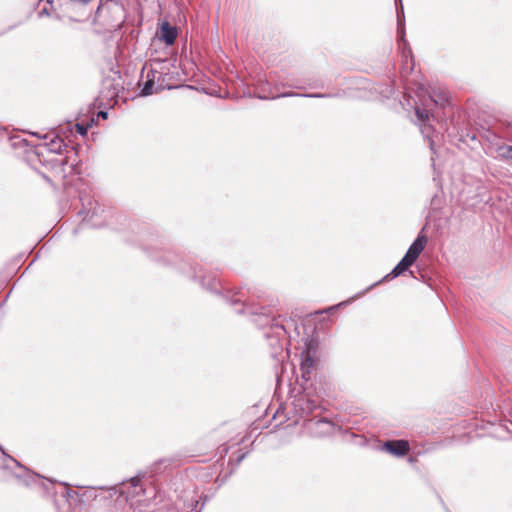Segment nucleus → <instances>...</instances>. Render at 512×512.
I'll return each mask as SVG.
<instances>
[{"instance_id":"f257e3e1","label":"nucleus","mask_w":512,"mask_h":512,"mask_svg":"<svg viewBox=\"0 0 512 512\" xmlns=\"http://www.w3.org/2000/svg\"><path fill=\"white\" fill-rule=\"evenodd\" d=\"M231 305L241 304L240 309H236L239 314L248 313L252 317V321L259 327H269L270 332L265 333L267 339H271V345L282 348L280 341L287 334L283 324L276 320V315L272 309L275 306L272 300L269 305H265V300H261L259 295L250 294L249 290L242 288L237 290H229L224 296Z\"/></svg>"},{"instance_id":"f03ea898","label":"nucleus","mask_w":512,"mask_h":512,"mask_svg":"<svg viewBox=\"0 0 512 512\" xmlns=\"http://www.w3.org/2000/svg\"><path fill=\"white\" fill-rule=\"evenodd\" d=\"M146 475L145 472H140L136 476L131 477L128 480H123L117 485L108 487H102L108 493L105 498H112L115 495L123 497L126 502L130 503V506L134 505L143 506L155 497L156 491L154 487H144L141 480Z\"/></svg>"},{"instance_id":"7ed1b4c3","label":"nucleus","mask_w":512,"mask_h":512,"mask_svg":"<svg viewBox=\"0 0 512 512\" xmlns=\"http://www.w3.org/2000/svg\"><path fill=\"white\" fill-rule=\"evenodd\" d=\"M96 18L109 28H120L124 22V6L117 1L100 0Z\"/></svg>"},{"instance_id":"20e7f679","label":"nucleus","mask_w":512,"mask_h":512,"mask_svg":"<svg viewBox=\"0 0 512 512\" xmlns=\"http://www.w3.org/2000/svg\"><path fill=\"white\" fill-rule=\"evenodd\" d=\"M179 269L182 272L187 273L193 280L198 281L206 290L215 294L221 293L223 287L220 281L214 276H206L203 274L201 267L190 265L189 271H186L185 267L179 265Z\"/></svg>"},{"instance_id":"39448f33","label":"nucleus","mask_w":512,"mask_h":512,"mask_svg":"<svg viewBox=\"0 0 512 512\" xmlns=\"http://www.w3.org/2000/svg\"><path fill=\"white\" fill-rule=\"evenodd\" d=\"M0 451L2 452L3 456L5 457V459L8 460V463H5L3 465V469L11 470L12 474L17 479L23 480V483L25 485H29L30 484V479H32L34 477V475H32L30 473V471L27 468H25L23 465H21L15 458H13L12 456L8 455L4 451V448L2 447V445H0Z\"/></svg>"},{"instance_id":"423d86ee","label":"nucleus","mask_w":512,"mask_h":512,"mask_svg":"<svg viewBox=\"0 0 512 512\" xmlns=\"http://www.w3.org/2000/svg\"><path fill=\"white\" fill-rule=\"evenodd\" d=\"M424 229L425 228H423L417 235L416 239L412 242L407 252L403 256V258H405L412 265L416 262L427 244L428 237L423 233Z\"/></svg>"},{"instance_id":"0eeeda50","label":"nucleus","mask_w":512,"mask_h":512,"mask_svg":"<svg viewBox=\"0 0 512 512\" xmlns=\"http://www.w3.org/2000/svg\"><path fill=\"white\" fill-rule=\"evenodd\" d=\"M315 343L314 340H310L305 350L301 353V370L303 377L306 378L308 374L314 369L316 365Z\"/></svg>"},{"instance_id":"6e6552de","label":"nucleus","mask_w":512,"mask_h":512,"mask_svg":"<svg viewBox=\"0 0 512 512\" xmlns=\"http://www.w3.org/2000/svg\"><path fill=\"white\" fill-rule=\"evenodd\" d=\"M382 450L395 457H404L410 451V444L405 439L388 440L383 443Z\"/></svg>"},{"instance_id":"1a4fd4ad","label":"nucleus","mask_w":512,"mask_h":512,"mask_svg":"<svg viewBox=\"0 0 512 512\" xmlns=\"http://www.w3.org/2000/svg\"><path fill=\"white\" fill-rule=\"evenodd\" d=\"M412 266V264L410 262H408L405 258H402L398 264L391 270L390 273H388L387 275H385L383 278H381L379 281H376L375 283L371 284L369 287H367L363 292H361L359 295L362 296L364 295L366 292L370 291L371 289L375 288L376 286H378L379 284L381 283H384V282H387L389 280H392L398 276H400L401 274H403L405 271H407L410 267Z\"/></svg>"},{"instance_id":"9d476101","label":"nucleus","mask_w":512,"mask_h":512,"mask_svg":"<svg viewBox=\"0 0 512 512\" xmlns=\"http://www.w3.org/2000/svg\"><path fill=\"white\" fill-rule=\"evenodd\" d=\"M32 135L37 136L39 138H43L45 140H49V141L45 142L44 144L38 145L37 148H44L47 151H49L50 153L60 154L62 152V150L67 147L64 140L54 134H52V135L45 134L43 136H40L38 133L33 132Z\"/></svg>"},{"instance_id":"9b49d317","label":"nucleus","mask_w":512,"mask_h":512,"mask_svg":"<svg viewBox=\"0 0 512 512\" xmlns=\"http://www.w3.org/2000/svg\"><path fill=\"white\" fill-rule=\"evenodd\" d=\"M309 430L313 437L321 438L333 433L334 424L326 418H321L316 421L311 420L309 422Z\"/></svg>"},{"instance_id":"f8f14e48","label":"nucleus","mask_w":512,"mask_h":512,"mask_svg":"<svg viewBox=\"0 0 512 512\" xmlns=\"http://www.w3.org/2000/svg\"><path fill=\"white\" fill-rule=\"evenodd\" d=\"M159 41L164 42L167 46H172L177 38L178 30L168 21H163L157 32Z\"/></svg>"},{"instance_id":"ddd939ff","label":"nucleus","mask_w":512,"mask_h":512,"mask_svg":"<svg viewBox=\"0 0 512 512\" xmlns=\"http://www.w3.org/2000/svg\"><path fill=\"white\" fill-rule=\"evenodd\" d=\"M402 0H395L396 3V13H397V34L400 39H402L407 45L406 33H405V16L404 9L401 3Z\"/></svg>"},{"instance_id":"4468645a","label":"nucleus","mask_w":512,"mask_h":512,"mask_svg":"<svg viewBox=\"0 0 512 512\" xmlns=\"http://www.w3.org/2000/svg\"><path fill=\"white\" fill-rule=\"evenodd\" d=\"M308 97V98H332V97H336L337 94H332V93H305V94H300V93H296V92H283L281 94H279L278 96H276V98H285V97Z\"/></svg>"},{"instance_id":"2eb2a0df","label":"nucleus","mask_w":512,"mask_h":512,"mask_svg":"<svg viewBox=\"0 0 512 512\" xmlns=\"http://www.w3.org/2000/svg\"><path fill=\"white\" fill-rule=\"evenodd\" d=\"M299 406L302 412L308 415L317 409L318 402L309 397H302L301 399H299Z\"/></svg>"},{"instance_id":"dca6fc26","label":"nucleus","mask_w":512,"mask_h":512,"mask_svg":"<svg viewBox=\"0 0 512 512\" xmlns=\"http://www.w3.org/2000/svg\"><path fill=\"white\" fill-rule=\"evenodd\" d=\"M80 200L82 201L83 208L79 211V214H86V216L83 218L84 220L89 214H91L90 218H93V216L97 214L96 207H94V202L88 200L87 203H85V199L82 194H80Z\"/></svg>"},{"instance_id":"f3484780","label":"nucleus","mask_w":512,"mask_h":512,"mask_svg":"<svg viewBox=\"0 0 512 512\" xmlns=\"http://www.w3.org/2000/svg\"><path fill=\"white\" fill-rule=\"evenodd\" d=\"M179 256L172 252L166 251L163 256L156 258V261L165 265H178Z\"/></svg>"},{"instance_id":"a211bd4d","label":"nucleus","mask_w":512,"mask_h":512,"mask_svg":"<svg viewBox=\"0 0 512 512\" xmlns=\"http://www.w3.org/2000/svg\"><path fill=\"white\" fill-rule=\"evenodd\" d=\"M102 487L103 486L87 487L86 490L83 492L82 497H84L86 499H94L95 500L98 497L97 491L100 490L102 498L106 499L104 496H108V493L105 490L101 489Z\"/></svg>"},{"instance_id":"6ab92c4d","label":"nucleus","mask_w":512,"mask_h":512,"mask_svg":"<svg viewBox=\"0 0 512 512\" xmlns=\"http://www.w3.org/2000/svg\"><path fill=\"white\" fill-rule=\"evenodd\" d=\"M153 87H154V76L151 78L150 73L147 74V80L144 82L141 90H140V96L146 97L153 93Z\"/></svg>"},{"instance_id":"aec40b11","label":"nucleus","mask_w":512,"mask_h":512,"mask_svg":"<svg viewBox=\"0 0 512 512\" xmlns=\"http://www.w3.org/2000/svg\"><path fill=\"white\" fill-rule=\"evenodd\" d=\"M93 123H94L93 118L87 123L78 122L75 124V129L78 134H80L81 136H85L88 133L89 128L92 127Z\"/></svg>"},{"instance_id":"412c9836","label":"nucleus","mask_w":512,"mask_h":512,"mask_svg":"<svg viewBox=\"0 0 512 512\" xmlns=\"http://www.w3.org/2000/svg\"><path fill=\"white\" fill-rule=\"evenodd\" d=\"M397 42H398V46L402 52L403 57H405V58L412 57V50L409 46V43L407 42V45H406L405 42L399 38L398 35H397Z\"/></svg>"},{"instance_id":"4be33fe9","label":"nucleus","mask_w":512,"mask_h":512,"mask_svg":"<svg viewBox=\"0 0 512 512\" xmlns=\"http://www.w3.org/2000/svg\"><path fill=\"white\" fill-rule=\"evenodd\" d=\"M415 115H416L417 120L419 121L420 125L428 122V120H429V112L426 109L417 107L415 109Z\"/></svg>"},{"instance_id":"5701e85b","label":"nucleus","mask_w":512,"mask_h":512,"mask_svg":"<svg viewBox=\"0 0 512 512\" xmlns=\"http://www.w3.org/2000/svg\"><path fill=\"white\" fill-rule=\"evenodd\" d=\"M432 100L436 105L444 106L449 102V97L447 93L441 92L437 98L432 97Z\"/></svg>"},{"instance_id":"b1692460","label":"nucleus","mask_w":512,"mask_h":512,"mask_svg":"<svg viewBox=\"0 0 512 512\" xmlns=\"http://www.w3.org/2000/svg\"><path fill=\"white\" fill-rule=\"evenodd\" d=\"M432 130H433L432 126L430 124H428L427 122L420 125L421 134L426 138H429Z\"/></svg>"},{"instance_id":"393cba45","label":"nucleus","mask_w":512,"mask_h":512,"mask_svg":"<svg viewBox=\"0 0 512 512\" xmlns=\"http://www.w3.org/2000/svg\"><path fill=\"white\" fill-rule=\"evenodd\" d=\"M65 486V495L70 498V497H73L74 495H78V493L76 491H72L68 484L67 483H64L63 484Z\"/></svg>"},{"instance_id":"a878e982","label":"nucleus","mask_w":512,"mask_h":512,"mask_svg":"<svg viewBox=\"0 0 512 512\" xmlns=\"http://www.w3.org/2000/svg\"><path fill=\"white\" fill-rule=\"evenodd\" d=\"M92 0H68V3L67 4H75V3H80V4H83V5H87L88 3H90Z\"/></svg>"},{"instance_id":"bb28decb","label":"nucleus","mask_w":512,"mask_h":512,"mask_svg":"<svg viewBox=\"0 0 512 512\" xmlns=\"http://www.w3.org/2000/svg\"><path fill=\"white\" fill-rule=\"evenodd\" d=\"M162 460L158 461V462H155L152 466H151V473H156L158 472L159 468H160V465L162 464Z\"/></svg>"},{"instance_id":"cd10ccee","label":"nucleus","mask_w":512,"mask_h":512,"mask_svg":"<svg viewBox=\"0 0 512 512\" xmlns=\"http://www.w3.org/2000/svg\"><path fill=\"white\" fill-rule=\"evenodd\" d=\"M504 156L512 160V146L506 148Z\"/></svg>"},{"instance_id":"c85d7f7f","label":"nucleus","mask_w":512,"mask_h":512,"mask_svg":"<svg viewBox=\"0 0 512 512\" xmlns=\"http://www.w3.org/2000/svg\"><path fill=\"white\" fill-rule=\"evenodd\" d=\"M49 16L50 15V12L49 10L45 7L43 8L40 12H39V16Z\"/></svg>"},{"instance_id":"c756f323","label":"nucleus","mask_w":512,"mask_h":512,"mask_svg":"<svg viewBox=\"0 0 512 512\" xmlns=\"http://www.w3.org/2000/svg\"><path fill=\"white\" fill-rule=\"evenodd\" d=\"M98 117H101L102 119H107L108 112H106V111H99L98 112Z\"/></svg>"},{"instance_id":"7c9ffc66","label":"nucleus","mask_w":512,"mask_h":512,"mask_svg":"<svg viewBox=\"0 0 512 512\" xmlns=\"http://www.w3.org/2000/svg\"><path fill=\"white\" fill-rule=\"evenodd\" d=\"M152 61L155 62V63H165L167 60L166 59L162 60V59H159V58H153Z\"/></svg>"},{"instance_id":"2f4dec72","label":"nucleus","mask_w":512,"mask_h":512,"mask_svg":"<svg viewBox=\"0 0 512 512\" xmlns=\"http://www.w3.org/2000/svg\"><path fill=\"white\" fill-rule=\"evenodd\" d=\"M116 95H117V89L114 87V88H113V92H112V93H109V94H108V96H109L110 98H113V97H114V96H116Z\"/></svg>"},{"instance_id":"473e14b6","label":"nucleus","mask_w":512,"mask_h":512,"mask_svg":"<svg viewBox=\"0 0 512 512\" xmlns=\"http://www.w3.org/2000/svg\"><path fill=\"white\" fill-rule=\"evenodd\" d=\"M246 454L243 453L242 455H240L238 458H237V463L239 464L244 458H245Z\"/></svg>"},{"instance_id":"72a5a7b5","label":"nucleus","mask_w":512,"mask_h":512,"mask_svg":"<svg viewBox=\"0 0 512 512\" xmlns=\"http://www.w3.org/2000/svg\"><path fill=\"white\" fill-rule=\"evenodd\" d=\"M46 3H47V4H52V3H53V0H46Z\"/></svg>"},{"instance_id":"f704fd0d","label":"nucleus","mask_w":512,"mask_h":512,"mask_svg":"<svg viewBox=\"0 0 512 512\" xmlns=\"http://www.w3.org/2000/svg\"><path fill=\"white\" fill-rule=\"evenodd\" d=\"M193 505H194V507L196 508V507H197V505H198V501H194V502H193Z\"/></svg>"},{"instance_id":"c9c22d12","label":"nucleus","mask_w":512,"mask_h":512,"mask_svg":"<svg viewBox=\"0 0 512 512\" xmlns=\"http://www.w3.org/2000/svg\"><path fill=\"white\" fill-rule=\"evenodd\" d=\"M334 309H335V307L332 306V307L328 308L327 310L330 311V310H334Z\"/></svg>"},{"instance_id":"e433bc0d","label":"nucleus","mask_w":512,"mask_h":512,"mask_svg":"<svg viewBox=\"0 0 512 512\" xmlns=\"http://www.w3.org/2000/svg\"><path fill=\"white\" fill-rule=\"evenodd\" d=\"M61 164H62V165H65V164H66V160H62V161H61Z\"/></svg>"}]
</instances>
